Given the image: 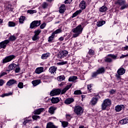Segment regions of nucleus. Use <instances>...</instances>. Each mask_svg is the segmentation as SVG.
Returning <instances> with one entry per match:
<instances>
[{"label": "nucleus", "mask_w": 128, "mask_h": 128, "mask_svg": "<svg viewBox=\"0 0 128 128\" xmlns=\"http://www.w3.org/2000/svg\"><path fill=\"white\" fill-rule=\"evenodd\" d=\"M72 32L74 33L72 34V38H78L82 32V25H78L75 28L72 29Z\"/></svg>", "instance_id": "1"}, {"label": "nucleus", "mask_w": 128, "mask_h": 128, "mask_svg": "<svg viewBox=\"0 0 128 128\" xmlns=\"http://www.w3.org/2000/svg\"><path fill=\"white\" fill-rule=\"evenodd\" d=\"M116 4H118L119 6H120V10H126V8H128V4L126 2V0H117L115 2Z\"/></svg>", "instance_id": "2"}, {"label": "nucleus", "mask_w": 128, "mask_h": 128, "mask_svg": "<svg viewBox=\"0 0 128 128\" xmlns=\"http://www.w3.org/2000/svg\"><path fill=\"white\" fill-rule=\"evenodd\" d=\"M112 106V100L107 98L104 100L102 104V110H106V108H108Z\"/></svg>", "instance_id": "3"}, {"label": "nucleus", "mask_w": 128, "mask_h": 128, "mask_svg": "<svg viewBox=\"0 0 128 128\" xmlns=\"http://www.w3.org/2000/svg\"><path fill=\"white\" fill-rule=\"evenodd\" d=\"M14 58H16V56L14 55H10L6 56L4 58V59L2 60V64H6L7 62H12Z\"/></svg>", "instance_id": "4"}, {"label": "nucleus", "mask_w": 128, "mask_h": 128, "mask_svg": "<svg viewBox=\"0 0 128 128\" xmlns=\"http://www.w3.org/2000/svg\"><path fill=\"white\" fill-rule=\"evenodd\" d=\"M74 112L76 114H78V116L79 114L80 115L82 114V112H84V108L80 106H77L74 107Z\"/></svg>", "instance_id": "5"}, {"label": "nucleus", "mask_w": 128, "mask_h": 128, "mask_svg": "<svg viewBox=\"0 0 128 128\" xmlns=\"http://www.w3.org/2000/svg\"><path fill=\"white\" fill-rule=\"evenodd\" d=\"M40 26V20H34L30 24V28H36Z\"/></svg>", "instance_id": "6"}, {"label": "nucleus", "mask_w": 128, "mask_h": 128, "mask_svg": "<svg viewBox=\"0 0 128 128\" xmlns=\"http://www.w3.org/2000/svg\"><path fill=\"white\" fill-rule=\"evenodd\" d=\"M10 44V40H4L0 42V49L3 48V50L6 49V45Z\"/></svg>", "instance_id": "7"}, {"label": "nucleus", "mask_w": 128, "mask_h": 128, "mask_svg": "<svg viewBox=\"0 0 128 128\" xmlns=\"http://www.w3.org/2000/svg\"><path fill=\"white\" fill-rule=\"evenodd\" d=\"M61 90L60 89H56L54 90H52L50 92V96H58V94H60Z\"/></svg>", "instance_id": "8"}, {"label": "nucleus", "mask_w": 128, "mask_h": 128, "mask_svg": "<svg viewBox=\"0 0 128 128\" xmlns=\"http://www.w3.org/2000/svg\"><path fill=\"white\" fill-rule=\"evenodd\" d=\"M56 70H58L57 67L52 66L50 67V68H49V72L52 74H56Z\"/></svg>", "instance_id": "9"}, {"label": "nucleus", "mask_w": 128, "mask_h": 128, "mask_svg": "<svg viewBox=\"0 0 128 128\" xmlns=\"http://www.w3.org/2000/svg\"><path fill=\"white\" fill-rule=\"evenodd\" d=\"M72 84H70L69 85L66 86L62 91H61V94H66V92L68 90H70V88H72Z\"/></svg>", "instance_id": "10"}, {"label": "nucleus", "mask_w": 128, "mask_h": 128, "mask_svg": "<svg viewBox=\"0 0 128 128\" xmlns=\"http://www.w3.org/2000/svg\"><path fill=\"white\" fill-rule=\"evenodd\" d=\"M16 66V64H11L8 66V68L6 70V72H12V70H14Z\"/></svg>", "instance_id": "11"}, {"label": "nucleus", "mask_w": 128, "mask_h": 128, "mask_svg": "<svg viewBox=\"0 0 128 128\" xmlns=\"http://www.w3.org/2000/svg\"><path fill=\"white\" fill-rule=\"evenodd\" d=\"M74 102V98H68L64 100V104H70L72 102Z\"/></svg>", "instance_id": "12"}, {"label": "nucleus", "mask_w": 128, "mask_h": 128, "mask_svg": "<svg viewBox=\"0 0 128 128\" xmlns=\"http://www.w3.org/2000/svg\"><path fill=\"white\" fill-rule=\"evenodd\" d=\"M117 74H120L122 76V74H126V69L123 68H120L117 71Z\"/></svg>", "instance_id": "13"}, {"label": "nucleus", "mask_w": 128, "mask_h": 128, "mask_svg": "<svg viewBox=\"0 0 128 128\" xmlns=\"http://www.w3.org/2000/svg\"><path fill=\"white\" fill-rule=\"evenodd\" d=\"M44 67L37 68L35 70V72L38 74H42V72H44Z\"/></svg>", "instance_id": "14"}, {"label": "nucleus", "mask_w": 128, "mask_h": 128, "mask_svg": "<svg viewBox=\"0 0 128 128\" xmlns=\"http://www.w3.org/2000/svg\"><path fill=\"white\" fill-rule=\"evenodd\" d=\"M58 126H56V125L54 124V123L52 122H49L47 123L46 128H58Z\"/></svg>", "instance_id": "15"}, {"label": "nucleus", "mask_w": 128, "mask_h": 128, "mask_svg": "<svg viewBox=\"0 0 128 128\" xmlns=\"http://www.w3.org/2000/svg\"><path fill=\"white\" fill-rule=\"evenodd\" d=\"M80 6L82 10H84L86 8V3L84 0H82L80 4Z\"/></svg>", "instance_id": "16"}, {"label": "nucleus", "mask_w": 128, "mask_h": 128, "mask_svg": "<svg viewBox=\"0 0 128 128\" xmlns=\"http://www.w3.org/2000/svg\"><path fill=\"white\" fill-rule=\"evenodd\" d=\"M98 98L96 97L92 98L90 101V104L92 106H95V104H96V103L98 102Z\"/></svg>", "instance_id": "17"}, {"label": "nucleus", "mask_w": 128, "mask_h": 128, "mask_svg": "<svg viewBox=\"0 0 128 128\" xmlns=\"http://www.w3.org/2000/svg\"><path fill=\"white\" fill-rule=\"evenodd\" d=\"M16 84V80L14 79L10 80L7 82L6 86H12V84Z\"/></svg>", "instance_id": "18"}, {"label": "nucleus", "mask_w": 128, "mask_h": 128, "mask_svg": "<svg viewBox=\"0 0 128 128\" xmlns=\"http://www.w3.org/2000/svg\"><path fill=\"white\" fill-rule=\"evenodd\" d=\"M44 110V108H40L34 111V114H40Z\"/></svg>", "instance_id": "19"}, {"label": "nucleus", "mask_w": 128, "mask_h": 128, "mask_svg": "<svg viewBox=\"0 0 128 128\" xmlns=\"http://www.w3.org/2000/svg\"><path fill=\"white\" fill-rule=\"evenodd\" d=\"M124 108V105H118L115 107V110H116V112H120V110Z\"/></svg>", "instance_id": "20"}, {"label": "nucleus", "mask_w": 128, "mask_h": 128, "mask_svg": "<svg viewBox=\"0 0 128 128\" xmlns=\"http://www.w3.org/2000/svg\"><path fill=\"white\" fill-rule=\"evenodd\" d=\"M60 100L58 97H52L51 99V102L52 104H58V102H60Z\"/></svg>", "instance_id": "21"}, {"label": "nucleus", "mask_w": 128, "mask_h": 128, "mask_svg": "<svg viewBox=\"0 0 128 128\" xmlns=\"http://www.w3.org/2000/svg\"><path fill=\"white\" fill-rule=\"evenodd\" d=\"M68 54V52L66 50L62 51L60 53V56L61 58H66V56Z\"/></svg>", "instance_id": "22"}, {"label": "nucleus", "mask_w": 128, "mask_h": 128, "mask_svg": "<svg viewBox=\"0 0 128 128\" xmlns=\"http://www.w3.org/2000/svg\"><path fill=\"white\" fill-rule=\"evenodd\" d=\"M56 110V108L51 106L48 109V112L49 114H54V110Z\"/></svg>", "instance_id": "23"}, {"label": "nucleus", "mask_w": 128, "mask_h": 128, "mask_svg": "<svg viewBox=\"0 0 128 128\" xmlns=\"http://www.w3.org/2000/svg\"><path fill=\"white\" fill-rule=\"evenodd\" d=\"M32 84H33L34 86H38L40 84L41 81L40 80H36L32 81Z\"/></svg>", "instance_id": "24"}, {"label": "nucleus", "mask_w": 128, "mask_h": 128, "mask_svg": "<svg viewBox=\"0 0 128 128\" xmlns=\"http://www.w3.org/2000/svg\"><path fill=\"white\" fill-rule=\"evenodd\" d=\"M82 12V10H76L74 13L72 14V18H76V16H78V14H80Z\"/></svg>", "instance_id": "25"}, {"label": "nucleus", "mask_w": 128, "mask_h": 128, "mask_svg": "<svg viewBox=\"0 0 128 128\" xmlns=\"http://www.w3.org/2000/svg\"><path fill=\"white\" fill-rule=\"evenodd\" d=\"M64 10H66V5L62 4L59 9V12L60 14H64Z\"/></svg>", "instance_id": "26"}, {"label": "nucleus", "mask_w": 128, "mask_h": 128, "mask_svg": "<svg viewBox=\"0 0 128 128\" xmlns=\"http://www.w3.org/2000/svg\"><path fill=\"white\" fill-rule=\"evenodd\" d=\"M96 72L98 74H104L105 72L104 68L102 67V68H98V70H96Z\"/></svg>", "instance_id": "27"}, {"label": "nucleus", "mask_w": 128, "mask_h": 128, "mask_svg": "<svg viewBox=\"0 0 128 128\" xmlns=\"http://www.w3.org/2000/svg\"><path fill=\"white\" fill-rule=\"evenodd\" d=\"M120 122L121 124H126L128 123V118H124V119H122L121 120H120Z\"/></svg>", "instance_id": "28"}, {"label": "nucleus", "mask_w": 128, "mask_h": 128, "mask_svg": "<svg viewBox=\"0 0 128 128\" xmlns=\"http://www.w3.org/2000/svg\"><path fill=\"white\" fill-rule=\"evenodd\" d=\"M66 80V77L64 75H62V76H58L57 78V80L58 82H62V80Z\"/></svg>", "instance_id": "29"}, {"label": "nucleus", "mask_w": 128, "mask_h": 128, "mask_svg": "<svg viewBox=\"0 0 128 128\" xmlns=\"http://www.w3.org/2000/svg\"><path fill=\"white\" fill-rule=\"evenodd\" d=\"M50 56V53H46V54H43L42 56V60H46V58H48Z\"/></svg>", "instance_id": "30"}, {"label": "nucleus", "mask_w": 128, "mask_h": 128, "mask_svg": "<svg viewBox=\"0 0 128 128\" xmlns=\"http://www.w3.org/2000/svg\"><path fill=\"white\" fill-rule=\"evenodd\" d=\"M8 26H9L10 28H14L16 26V22L12 21L8 22Z\"/></svg>", "instance_id": "31"}, {"label": "nucleus", "mask_w": 128, "mask_h": 128, "mask_svg": "<svg viewBox=\"0 0 128 128\" xmlns=\"http://www.w3.org/2000/svg\"><path fill=\"white\" fill-rule=\"evenodd\" d=\"M78 80V76H72L69 78L68 81L69 82H74V80Z\"/></svg>", "instance_id": "32"}, {"label": "nucleus", "mask_w": 128, "mask_h": 128, "mask_svg": "<svg viewBox=\"0 0 128 128\" xmlns=\"http://www.w3.org/2000/svg\"><path fill=\"white\" fill-rule=\"evenodd\" d=\"M106 24V21L104 20H102L98 22H97V26H104Z\"/></svg>", "instance_id": "33"}, {"label": "nucleus", "mask_w": 128, "mask_h": 128, "mask_svg": "<svg viewBox=\"0 0 128 128\" xmlns=\"http://www.w3.org/2000/svg\"><path fill=\"white\" fill-rule=\"evenodd\" d=\"M108 10V8L106 6H102L100 8V12H104Z\"/></svg>", "instance_id": "34"}, {"label": "nucleus", "mask_w": 128, "mask_h": 128, "mask_svg": "<svg viewBox=\"0 0 128 128\" xmlns=\"http://www.w3.org/2000/svg\"><path fill=\"white\" fill-rule=\"evenodd\" d=\"M61 122L62 128H67L68 126V122L63 121L62 122Z\"/></svg>", "instance_id": "35"}, {"label": "nucleus", "mask_w": 128, "mask_h": 128, "mask_svg": "<svg viewBox=\"0 0 128 128\" xmlns=\"http://www.w3.org/2000/svg\"><path fill=\"white\" fill-rule=\"evenodd\" d=\"M62 32V28H58L55 30L54 32H53L52 34L56 36V34H60Z\"/></svg>", "instance_id": "36"}, {"label": "nucleus", "mask_w": 128, "mask_h": 128, "mask_svg": "<svg viewBox=\"0 0 128 128\" xmlns=\"http://www.w3.org/2000/svg\"><path fill=\"white\" fill-rule=\"evenodd\" d=\"M16 40V37L14 36H10L9 39L8 40L10 41V42H14V40Z\"/></svg>", "instance_id": "37"}, {"label": "nucleus", "mask_w": 128, "mask_h": 128, "mask_svg": "<svg viewBox=\"0 0 128 128\" xmlns=\"http://www.w3.org/2000/svg\"><path fill=\"white\" fill-rule=\"evenodd\" d=\"M54 36H56L53 33H52L51 36H49L48 38V42H52V40H54Z\"/></svg>", "instance_id": "38"}, {"label": "nucleus", "mask_w": 128, "mask_h": 128, "mask_svg": "<svg viewBox=\"0 0 128 128\" xmlns=\"http://www.w3.org/2000/svg\"><path fill=\"white\" fill-rule=\"evenodd\" d=\"M98 73L97 72V71L93 72L92 74V78H94L98 76Z\"/></svg>", "instance_id": "39"}, {"label": "nucleus", "mask_w": 128, "mask_h": 128, "mask_svg": "<svg viewBox=\"0 0 128 128\" xmlns=\"http://www.w3.org/2000/svg\"><path fill=\"white\" fill-rule=\"evenodd\" d=\"M24 20H26V17L25 16H20V19H19V22L20 24H24Z\"/></svg>", "instance_id": "40"}, {"label": "nucleus", "mask_w": 128, "mask_h": 128, "mask_svg": "<svg viewBox=\"0 0 128 128\" xmlns=\"http://www.w3.org/2000/svg\"><path fill=\"white\" fill-rule=\"evenodd\" d=\"M12 92L4 94L1 95L0 97L4 98V96H12Z\"/></svg>", "instance_id": "41"}, {"label": "nucleus", "mask_w": 128, "mask_h": 128, "mask_svg": "<svg viewBox=\"0 0 128 128\" xmlns=\"http://www.w3.org/2000/svg\"><path fill=\"white\" fill-rule=\"evenodd\" d=\"M66 120L68 121V122H70V120H72V115L71 114H66Z\"/></svg>", "instance_id": "42"}, {"label": "nucleus", "mask_w": 128, "mask_h": 128, "mask_svg": "<svg viewBox=\"0 0 128 128\" xmlns=\"http://www.w3.org/2000/svg\"><path fill=\"white\" fill-rule=\"evenodd\" d=\"M32 40H34V41L38 40H40V37L38 36L37 35L34 34L32 37Z\"/></svg>", "instance_id": "43"}, {"label": "nucleus", "mask_w": 128, "mask_h": 128, "mask_svg": "<svg viewBox=\"0 0 128 128\" xmlns=\"http://www.w3.org/2000/svg\"><path fill=\"white\" fill-rule=\"evenodd\" d=\"M108 56H110V58H113V60H116V58H118V55L110 54H108Z\"/></svg>", "instance_id": "44"}, {"label": "nucleus", "mask_w": 128, "mask_h": 128, "mask_svg": "<svg viewBox=\"0 0 128 128\" xmlns=\"http://www.w3.org/2000/svg\"><path fill=\"white\" fill-rule=\"evenodd\" d=\"M82 94V92L80 90H76L74 92V94L76 95Z\"/></svg>", "instance_id": "45"}, {"label": "nucleus", "mask_w": 128, "mask_h": 128, "mask_svg": "<svg viewBox=\"0 0 128 128\" xmlns=\"http://www.w3.org/2000/svg\"><path fill=\"white\" fill-rule=\"evenodd\" d=\"M27 12L30 14H36V10H28Z\"/></svg>", "instance_id": "46"}, {"label": "nucleus", "mask_w": 128, "mask_h": 128, "mask_svg": "<svg viewBox=\"0 0 128 128\" xmlns=\"http://www.w3.org/2000/svg\"><path fill=\"white\" fill-rule=\"evenodd\" d=\"M88 54L90 56H94V51L92 50V49H90L89 50Z\"/></svg>", "instance_id": "47"}, {"label": "nucleus", "mask_w": 128, "mask_h": 128, "mask_svg": "<svg viewBox=\"0 0 128 128\" xmlns=\"http://www.w3.org/2000/svg\"><path fill=\"white\" fill-rule=\"evenodd\" d=\"M42 32V30H38L36 31H34V34L36 36H38V35L40 34Z\"/></svg>", "instance_id": "48"}, {"label": "nucleus", "mask_w": 128, "mask_h": 128, "mask_svg": "<svg viewBox=\"0 0 128 128\" xmlns=\"http://www.w3.org/2000/svg\"><path fill=\"white\" fill-rule=\"evenodd\" d=\"M48 6V4L46 2H44L42 4V8H46Z\"/></svg>", "instance_id": "49"}, {"label": "nucleus", "mask_w": 128, "mask_h": 128, "mask_svg": "<svg viewBox=\"0 0 128 128\" xmlns=\"http://www.w3.org/2000/svg\"><path fill=\"white\" fill-rule=\"evenodd\" d=\"M18 86L19 88H24V83L22 82H20L18 84Z\"/></svg>", "instance_id": "50"}, {"label": "nucleus", "mask_w": 128, "mask_h": 128, "mask_svg": "<svg viewBox=\"0 0 128 128\" xmlns=\"http://www.w3.org/2000/svg\"><path fill=\"white\" fill-rule=\"evenodd\" d=\"M92 84H89L88 85V90L90 92H92Z\"/></svg>", "instance_id": "51"}, {"label": "nucleus", "mask_w": 128, "mask_h": 128, "mask_svg": "<svg viewBox=\"0 0 128 128\" xmlns=\"http://www.w3.org/2000/svg\"><path fill=\"white\" fill-rule=\"evenodd\" d=\"M104 62H112V60L110 58H107L104 60Z\"/></svg>", "instance_id": "52"}, {"label": "nucleus", "mask_w": 128, "mask_h": 128, "mask_svg": "<svg viewBox=\"0 0 128 128\" xmlns=\"http://www.w3.org/2000/svg\"><path fill=\"white\" fill-rule=\"evenodd\" d=\"M33 120H36L38 118H40V116H36V115H34L32 116Z\"/></svg>", "instance_id": "53"}, {"label": "nucleus", "mask_w": 128, "mask_h": 128, "mask_svg": "<svg viewBox=\"0 0 128 128\" xmlns=\"http://www.w3.org/2000/svg\"><path fill=\"white\" fill-rule=\"evenodd\" d=\"M46 23H43V24H42L40 26V28H41V30H44V28H46Z\"/></svg>", "instance_id": "54"}, {"label": "nucleus", "mask_w": 128, "mask_h": 128, "mask_svg": "<svg viewBox=\"0 0 128 128\" xmlns=\"http://www.w3.org/2000/svg\"><path fill=\"white\" fill-rule=\"evenodd\" d=\"M10 6H12V5L10 4L8 5V6H7V8H8V10H10V12H12L14 9Z\"/></svg>", "instance_id": "55"}, {"label": "nucleus", "mask_w": 128, "mask_h": 128, "mask_svg": "<svg viewBox=\"0 0 128 128\" xmlns=\"http://www.w3.org/2000/svg\"><path fill=\"white\" fill-rule=\"evenodd\" d=\"M20 70V67L18 68H16L15 69V72H16V74L18 73Z\"/></svg>", "instance_id": "56"}, {"label": "nucleus", "mask_w": 128, "mask_h": 128, "mask_svg": "<svg viewBox=\"0 0 128 128\" xmlns=\"http://www.w3.org/2000/svg\"><path fill=\"white\" fill-rule=\"evenodd\" d=\"M4 80H2V79L0 80V86H4Z\"/></svg>", "instance_id": "57"}, {"label": "nucleus", "mask_w": 128, "mask_h": 128, "mask_svg": "<svg viewBox=\"0 0 128 128\" xmlns=\"http://www.w3.org/2000/svg\"><path fill=\"white\" fill-rule=\"evenodd\" d=\"M72 2V0H66L64 1V4H70Z\"/></svg>", "instance_id": "58"}, {"label": "nucleus", "mask_w": 128, "mask_h": 128, "mask_svg": "<svg viewBox=\"0 0 128 128\" xmlns=\"http://www.w3.org/2000/svg\"><path fill=\"white\" fill-rule=\"evenodd\" d=\"M66 64V62H59L58 64H60L61 66H62L64 64Z\"/></svg>", "instance_id": "59"}, {"label": "nucleus", "mask_w": 128, "mask_h": 128, "mask_svg": "<svg viewBox=\"0 0 128 128\" xmlns=\"http://www.w3.org/2000/svg\"><path fill=\"white\" fill-rule=\"evenodd\" d=\"M120 76H122V75H120V74H116V78H118V80H120Z\"/></svg>", "instance_id": "60"}, {"label": "nucleus", "mask_w": 128, "mask_h": 128, "mask_svg": "<svg viewBox=\"0 0 128 128\" xmlns=\"http://www.w3.org/2000/svg\"><path fill=\"white\" fill-rule=\"evenodd\" d=\"M6 72H2L0 74V78H1V76H6Z\"/></svg>", "instance_id": "61"}, {"label": "nucleus", "mask_w": 128, "mask_h": 128, "mask_svg": "<svg viewBox=\"0 0 128 128\" xmlns=\"http://www.w3.org/2000/svg\"><path fill=\"white\" fill-rule=\"evenodd\" d=\"M28 122H30V120H25L24 121V122H23V124H24V126H26V124H28Z\"/></svg>", "instance_id": "62"}, {"label": "nucleus", "mask_w": 128, "mask_h": 128, "mask_svg": "<svg viewBox=\"0 0 128 128\" xmlns=\"http://www.w3.org/2000/svg\"><path fill=\"white\" fill-rule=\"evenodd\" d=\"M116 92V90H111L110 91V93L111 94H114Z\"/></svg>", "instance_id": "63"}, {"label": "nucleus", "mask_w": 128, "mask_h": 128, "mask_svg": "<svg viewBox=\"0 0 128 128\" xmlns=\"http://www.w3.org/2000/svg\"><path fill=\"white\" fill-rule=\"evenodd\" d=\"M64 84H66V82H62L59 86H64Z\"/></svg>", "instance_id": "64"}]
</instances>
